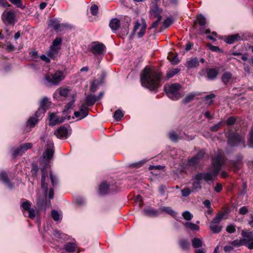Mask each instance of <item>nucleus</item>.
<instances>
[{"mask_svg":"<svg viewBox=\"0 0 253 253\" xmlns=\"http://www.w3.org/2000/svg\"><path fill=\"white\" fill-rule=\"evenodd\" d=\"M224 161L223 152L221 150H218L216 156L212 159V172H199L194 176V180L192 183V192H196L201 189V181L202 179L206 181H213L217 177Z\"/></svg>","mask_w":253,"mask_h":253,"instance_id":"obj_1","label":"nucleus"},{"mask_svg":"<svg viewBox=\"0 0 253 253\" xmlns=\"http://www.w3.org/2000/svg\"><path fill=\"white\" fill-rule=\"evenodd\" d=\"M162 79V73L159 70L145 67L141 75V85L151 91H157L161 86L160 84Z\"/></svg>","mask_w":253,"mask_h":253,"instance_id":"obj_2","label":"nucleus"},{"mask_svg":"<svg viewBox=\"0 0 253 253\" xmlns=\"http://www.w3.org/2000/svg\"><path fill=\"white\" fill-rule=\"evenodd\" d=\"M61 44L62 39L59 37L56 38L46 52L47 56L51 59L56 60L59 56Z\"/></svg>","mask_w":253,"mask_h":253,"instance_id":"obj_3","label":"nucleus"},{"mask_svg":"<svg viewBox=\"0 0 253 253\" xmlns=\"http://www.w3.org/2000/svg\"><path fill=\"white\" fill-rule=\"evenodd\" d=\"M181 87V85L178 83L171 84L165 86V90L169 98L177 100L181 97V94L179 91Z\"/></svg>","mask_w":253,"mask_h":253,"instance_id":"obj_4","label":"nucleus"},{"mask_svg":"<svg viewBox=\"0 0 253 253\" xmlns=\"http://www.w3.org/2000/svg\"><path fill=\"white\" fill-rule=\"evenodd\" d=\"M228 144L231 146H241L245 147V136L238 133L231 132L227 136Z\"/></svg>","mask_w":253,"mask_h":253,"instance_id":"obj_5","label":"nucleus"},{"mask_svg":"<svg viewBox=\"0 0 253 253\" xmlns=\"http://www.w3.org/2000/svg\"><path fill=\"white\" fill-rule=\"evenodd\" d=\"M227 214L226 211L219 212L216 215L211 222L209 227L212 233H218L221 231L222 226L219 225V224Z\"/></svg>","mask_w":253,"mask_h":253,"instance_id":"obj_6","label":"nucleus"},{"mask_svg":"<svg viewBox=\"0 0 253 253\" xmlns=\"http://www.w3.org/2000/svg\"><path fill=\"white\" fill-rule=\"evenodd\" d=\"M46 80L52 84L57 85L65 78L63 73L56 71L54 74L48 73L45 76Z\"/></svg>","mask_w":253,"mask_h":253,"instance_id":"obj_7","label":"nucleus"},{"mask_svg":"<svg viewBox=\"0 0 253 253\" xmlns=\"http://www.w3.org/2000/svg\"><path fill=\"white\" fill-rule=\"evenodd\" d=\"M31 203L25 200L21 204V208L22 212L25 216H27L31 219H34L36 216V211L34 209L31 208Z\"/></svg>","mask_w":253,"mask_h":253,"instance_id":"obj_8","label":"nucleus"},{"mask_svg":"<svg viewBox=\"0 0 253 253\" xmlns=\"http://www.w3.org/2000/svg\"><path fill=\"white\" fill-rule=\"evenodd\" d=\"M242 236L243 237L244 246L250 250L253 249V233L252 232L242 231Z\"/></svg>","mask_w":253,"mask_h":253,"instance_id":"obj_9","label":"nucleus"},{"mask_svg":"<svg viewBox=\"0 0 253 253\" xmlns=\"http://www.w3.org/2000/svg\"><path fill=\"white\" fill-rule=\"evenodd\" d=\"M54 153L53 142L52 140L48 139L47 141L46 148L43 154V159L46 160H50L52 159Z\"/></svg>","mask_w":253,"mask_h":253,"instance_id":"obj_10","label":"nucleus"},{"mask_svg":"<svg viewBox=\"0 0 253 253\" xmlns=\"http://www.w3.org/2000/svg\"><path fill=\"white\" fill-rule=\"evenodd\" d=\"M15 14L11 10H5L1 15V19L5 24H11L14 23Z\"/></svg>","mask_w":253,"mask_h":253,"instance_id":"obj_11","label":"nucleus"},{"mask_svg":"<svg viewBox=\"0 0 253 253\" xmlns=\"http://www.w3.org/2000/svg\"><path fill=\"white\" fill-rule=\"evenodd\" d=\"M32 144L31 143H24L20 146L18 148H14L12 149V155L13 156L16 157L18 155H22L27 150L31 148Z\"/></svg>","mask_w":253,"mask_h":253,"instance_id":"obj_12","label":"nucleus"},{"mask_svg":"<svg viewBox=\"0 0 253 253\" xmlns=\"http://www.w3.org/2000/svg\"><path fill=\"white\" fill-rule=\"evenodd\" d=\"M236 80V77L233 76L232 74L229 72L226 71L224 72L221 76V81L225 85H231Z\"/></svg>","mask_w":253,"mask_h":253,"instance_id":"obj_13","label":"nucleus"},{"mask_svg":"<svg viewBox=\"0 0 253 253\" xmlns=\"http://www.w3.org/2000/svg\"><path fill=\"white\" fill-rule=\"evenodd\" d=\"M94 43V45L91 47L90 51L95 56L103 54L106 48L105 45L99 42H95Z\"/></svg>","mask_w":253,"mask_h":253,"instance_id":"obj_14","label":"nucleus"},{"mask_svg":"<svg viewBox=\"0 0 253 253\" xmlns=\"http://www.w3.org/2000/svg\"><path fill=\"white\" fill-rule=\"evenodd\" d=\"M139 29H140V30L137 33L138 37L141 38L145 35L146 29V24L145 21H143L142 24H140L138 22H136L133 28V33L136 32Z\"/></svg>","mask_w":253,"mask_h":253,"instance_id":"obj_15","label":"nucleus"},{"mask_svg":"<svg viewBox=\"0 0 253 253\" xmlns=\"http://www.w3.org/2000/svg\"><path fill=\"white\" fill-rule=\"evenodd\" d=\"M197 21L199 25L202 27L200 29L201 34H209L210 33V30L209 29L205 30V28H203L206 24V20L205 17L202 14L197 15Z\"/></svg>","mask_w":253,"mask_h":253,"instance_id":"obj_16","label":"nucleus"},{"mask_svg":"<svg viewBox=\"0 0 253 253\" xmlns=\"http://www.w3.org/2000/svg\"><path fill=\"white\" fill-rule=\"evenodd\" d=\"M64 121V118L63 117H60L54 113L49 114V126H54L57 124H61L63 123Z\"/></svg>","mask_w":253,"mask_h":253,"instance_id":"obj_17","label":"nucleus"},{"mask_svg":"<svg viewBox=\"0 0 253 253\" xmlns=\"http://www.w3.org/2000/svg\"><path fill=\"white\" fill-rule=\"evenodd\" d=\"M54 135L58 138H67L68 136V130L64 126H60L54 132Z\"/></svg>","mask_w":253,"mask_h":253,"instance_id":"obj_18","label":"nucleus"},{"mask_svg":"<svg viewBox=\"0 0 253 253\" xmlns=\"http://www.w3.org/2000/svg\"><path fill=\"white\" fill-rule=\"evenodd\" d=\"M88 113V108L84 105H83L79 111H75L74 112V115L76 118H80V120H81L87 116Z\"/></svg>","mask_w":253,"mask_h":253,"instance_id":"obj_19","label":"nucleus"},{"mask_svg":"<svg viewBox=\"0 0 253 253\" xmlns=\"http://www.w3.org/2000/svg\"><path fill=\"white\" fill-rule=\"evenodd\" d=\"M0 180L9 188H12L14 184L10 182L7 174L5 171H0Z\"/></svg>","mask_w":253,"mask_h":253,"instance_id":"obj_20","label":"nucleus"},{"mask_svg":"<svg viewBox=\"0 0 253 253\" xmlns=\"http://www.w3.org/2000/svg\"><path fill=\"white\" fill-rule=\"evenodd\" d=\"M218 69L216 68H207L206 70V77L209 80L215 79L218 74Z\"/></svg>","mask_w":253,"mask_h":253,"instance_id":"obj_21","label":"nucleus"},{"mask_svg":"<svg viewBox=\"0 0 253 253\" xmlns=\"http://www.w3.org/2000/svg\"><path fill=\"white\" fill-rule=\"evenodd\" d=\"M69 89L68 88L60 87L57 89L54 94V97L59 99L60 97H67L69 92Z\"/></svg>","mask_w":253,"mask_h":253,"instance_id":"obj_22","label":"nucleus"},{"mask_svg":"<svg viewBox=\"0 0 253 253\" xmlns=\"http://www.w3.org/2000/svg\"><path fill=\"white\" fill-rule=\"evenodd\" d=\"M245 40L243 37H241L239 34H236L227 36L225 38V42L228 44H232L236 41Z\"/></svg>","mask_w":253,"mask_h":253,"instance_id":"obj_23","label":"nucleus"},{"mask_svg":"<svg viewBox=\"0 0 253 253\" xmlns=\"http://www.w3.org/2000/svg\"><path fill=\"white\" fill-rule=\"evenodd\" d=\"M161 13L162 9L157 5H154L150 11L151 16L153 18H162Z\"/></svg>","mask_w":253,"mask_h":253,"instance_id":"obj_24","label":"nucleus"},{"mask_svg":"<svg viewBox=\"0 0 253 253\" xmlns=\"http://www.w3.org/2000/svg\"><path fill=\"white\" fill-rule=\"evenodd\" d=\"M109 192V185L106 182L102 183L99 187L98 193L100 195H106Z\"/></svg>","mask_w":253,"mask_h":253,"instance_id":"obj_25","label":"nucleus"},{"mask_svg":"<svg viewBox=\"0 0 253 253\" xmlns=\"http://www.w3.org/2000/svg\"><path fill=\"white\" fill-rule=\"evenodd\" d=\"M42 171V178H41V184L42 188L44 190L45 192H47V183L45 182V178L47 173V170L44 168H42L41 169Z\"/></svg>","mask_w":253,"mask_h":253,"instance_id":"obj_26","label":"nucleus"},{"mask_svg":"<svg viewBox=\"0 0 253 253\" xmlns=\"http://www.w3.org/2000/svg\"><path fill=\"white\" fill-rule=\"evenodd\" d=\"M185 65L188 69L196 68L199 65V61L197 57L192 58L186 62Z\"/></svg>","mask_w":253,"mask_h":253,"instance_id":"obj_27","label":"nucleus"},{"mask_svg":"<svg viewBox=\"0 0 253 253\" xmlns=\"http://www.w3.org/2000/svg\"><path fill=\"white\" fill-rule=\"evenodd\" d=\"M109 27L113 31H117L120 27V21L117 18H114L110 20Z\"/></svg>","mask_w":253,"mask_h":253,"instance_id":"obj_28","label":"nucleus"},{"mask_svg":"<svg viewBox=\"0 0 253 253\" xmlns=\"http://www.w3.org/2000/svg\"><path fill=\"white\" fill-rule=\"evenodd\" d=\"M180 70L178 68H171L169 69L166 73V76L165 77V80H169L173 77H174L175 75L177 74Z\"/></svg>","mask_w":253,"mask_h":253,"instance_id":"obj_29","label":"nucleus"},{"mask_svg":"<svg viewBox=\"0 0 253 253\" xmlns=\"http://www.w3.org/2000/svg\"><path fill=\"white\" fill-rule=\"evenodd\" d=\"M97 100V96L92 94H90L85 98V102L89 106L93 105Z\"/></svg>","mask_w":253,"mask_h":253,"instance_id":"obj_30","label":"nucleus"},{"mask_svg":"<svg viewBox=\"0 0 253 253\" xmlns=\"http://www.w3.org/2000/svg\"><path fill=\"white\" fill-rule=\"evenodd\" d=\"M77 247L75 243H67L64 246V249L67 252H74L76 251Z\"/></svg>","mask_w":253,"mask_h":253,"instance_id":"obj_31","label":"nucleus"},{"mask_svg":"<svg viewBox=\"0 0 253 253\" xmlns=\"http://www.w3.org/2000/svg\"><path fill=\"white\" fill-rule=\"evenodd\" d=\"M179 245L183 250H188L190 247V244L188 239H181L179 241Z\"/></svg>","mask_w":253,"mask_h":253,"instance_id":"obj_32","label":"nucleus"},{"mask_svg":"<svg viewBox=\"0 0 253 253\" xmlns=\"http://www.w3.org/2000/svg\"><path fill=\"white\" fill-rule=\"evenodd\" d=\"M168 59L173 65L177 64L179 62V61L177 58V55L171 52L169 53L168 55Z\"/></svg>","mask_w":253,"mask_h":253,"instance_id":"obj_33","label":"nucleus"},{"mask_svg":"<svg viewBox=\"0 0 253 253\" xmlns=\"http://www.w3.org/2000/svg\"><path fill=\"white\" fill-rule=\"evenodd\" d=\"M51 105V102L49 99L47 97H44L41 102L40 108L44 109L45 111H46Z\"/></svg>","mask_w":253,"mask_h":253,"instance_id":"obj_34","label":"nucleus"},{"mask_svg":"<svg viewBox=\"0 0 253 253\" xmlns=\"http://www.w3.org/2000/svg\"><path fill=\"white\" fill-rule=\"evenodd\" d=\"M48 25L53 27L55 30H58L60 26L59 21L56 19L50 20L49 21Z\"/></svg>","mask_w":253,"mask_h":253,"instance_id":"obj_35","label":"nucleus"},{"mask_svg":"<svg viewBox=\"0 0 253 253\" xmlns=\"http://www.w3.org/2000/svg\"><path fill=\"white\" fill-rule=\"evenodd\" d=\"M192 244L193 248H198L202 247L203 246V242L202 241L197 238H194L192 240Z\"/></svg>","mask_w":253,"mask_h":253,"instance_id":"obj_36","label":"nucleus"},{"mask_svg":"<svg viewBox=\"0 0 253 253\" xmlns=\"http://www.w3.org/2000/svg\"><path fill=\"white\" fill-rule=\"evenodd\" d=\"M144 212L146 215L150 216H156L158 215L157 211L152 208L144 209Z\"/></svg>","mask_w":253,"mask_h":253,"instance_id":"obj_37","label":"nucleus"},{"mask_svg":"<svg viewBox=\"0 0 253 253\" xmlns=\"http://www.w3.org/2000/svg\"><path fill=\"white\" fill-rule=\"evenodd\" d=\"M163 211L169 214L173 217H175L177 215V212L173 211L171 208L169 207H165L162 209Z\"/></svg>","mask_w":253,"mask_h":253,"instance_id":"obj_38","label":"nucleus"},{"mask_svg":"<svg viewBox=\"0 0 253 253\" xmlns=\"http://www.w3.org/2000/svg\"><path fill=\"white\" fill-rule=\"evenodd\" d=\"M39 120L40 119L37 118L35 116L31 117L28 121V125L30 127H34Z\"/></svg>","mask_w":253,"mask_h":253,"instance_id":"obj_39","label":"nucleus"},{"mask_svg":"<svg viewBox=\"0 0 253 253\" xmlns=\"http://www.w3.org/2000/svg\"><path fill=\"white\" fill-rule=\"evenodd\" d=\"M184 226L187 228H189L192 230H199V226L197 225L196 224L191 223V222H186L184 224Z\"/></svg>","mask_w":253,"mask_h":253,"instance_id":"obj_40","label":"nucleus"},{"mask_svg":"<svg viewBox=\"0 0 253 253\" xmlns=\"http://www.w3.org/2000/svg\"><path fill=\"white\" fill-rule=\"evenodd\" d=\"M230 244L234 247H239L244 246L243 239H237L230 242Z\"/></svg>","mask_w":253,"mask_h":253,"instance_id":"obj_41","label":"nucleus"},{"mask_svg":"<svg viewBox=\"0 0 253 253\" xmlns=\"http://www.w3.org/2000/svg\"><path fill=\"white\" fill-rule=\"evenodd\" d=\"M46 204V202L44 200L40 199L37 201L36 206L39 210H41L43 208H45Z\"/></svg>","mask_w":253,"mask_h":253,"instance_id":"obj_42","label":"nucleus"},{"mask_svg":"<svg viewBox=\"0 0 253 253\" xmlns=\"http://www.w3.org/2000/svg\"><path fill=\"white\" fill-rule=\"evenodd\" d=\"M11 3L16 5L17 7L24 9L25 6L23 5L22 0H8Z\"/></svg>","mask_w":253,"mask_h":253,"instance_id":"obj_43","label":"nucleus"},{"mask_svg":"<svg viewBox=\"0 0 253 253\" xmlns=\"http://www.w3.org/2000/svg\"><path fill=\"white\" fill-rule=\"evenodd\" d=\"M169 137L173 142H177L179 139H181L174 131H171L169 133Z\"/></svg>","mask_w":253,"mask_h":253,"instance_id":"obj_44","label":"nucleus"},{"mask_svg":"<svg viewBox=\"0 0 253 253\" xmlns=\"http://www.w3.org/2000/svg\"><path fill=\"white\" fill-rule=\"evenodd\" d=\"M46 111L44 109L39 108L38 110L36 112L35 117L37 118L40 119V120L44 116Z\"/></svg>","mask_w":253,"mask_h":253,"instance_id":"obj_45","label":"nucleus"},{"mask_svg":"<svg viewBox=\"0 0 253 253\" xmlns=\"http://www.w3.org/2000/svg\"><path fill=\"white\" fill-rule=\"evenodd\" d=\"M248 145L249 147L253 148V128L251 129L249 134Z\"/></svg>","mask_w":253,"mask_h":253,"instance_id":"obj_46","label":"nucleus"},{"mask_svg":"<svg viewBox=\"0 0 253 253\" xmlns=\"http://www.w3.org/2000/svg\"><path fill=\"white\" fill-rule=\"evenodd\" d=\"M123 116L124 114H123L122 111L119 109L116 110L114 114V117L115 119L117 121H120Z\"/></svg>","mask_w":253,"mask_h":253,"instance_id":"obj_47","label":"nucleus"},{"mask_svg":"<svg viewBox=\"0 0 253 253\" xmlns=\"http://www.w3.org/2000/svg\"><path fill=\"white\" fill-rule=\"evenodd\" d=\"M223 124V121H220L218 122L217 124L214 125V126L211 127L210 129L212 131H217L219 129H220Z\"/></svg>","mask_w":253,"mask_h":253,"instance_id":"obj_48","label":"nucleus"},{"mask_svg":"<svg viewBox=\"0 0 253 253\" xmlns=\"http://www.w3.org/2000/svg\"><path fill=\"white\" fill-rule=\"evenodd\" d=\"M182 196L183 197H188L192 192V190H190L188 187H185L181 190V191Z\"/></svg>","mask_w":253,"mask_h":253,"instance_id":"obj_49","label":"nucleus"},{"mask_svg":"<svg viewBox=\"0 0 253 253\" xmlns=\"http://www.w3.org/2000/svg\"><path fill=\"white\" fill-rule=\"evenodd\" d=\"M182 215L183 217L186 220H190L193 218V215L189 211H184Z\"/></svg>","mask_w":253,"mask_h":253,"instance_id":"obj_50","label":"nucleus"},{"mask_svg":"<svg viewBox=\"0 0 253 253\" xmlns=\"http://www.w3.org/2000/svg\"><path fill=\"white\" fill-rule=\"evenodd\" d=\"M236 121V117L234 116H231L229 118H228V119L226 121V123L228 126H230L234 124Z\"/></svg>","mask_w":253,"mask_h":253,"instance_id":"obj_51","label":"nucleus"},{"mask_svg":"<svg viewBox=\"0 0 253 253\" xmlns=\"http://www.w3.org/2000/svg\"><path fill=\"white\" fill-rule=\"evenodd\" d=\"M195 97V94L194 93H190L189 95L187 96L184 99L183 101L185 104L188 103L192 101L194 98Z\"/></svg>","mask_w":253,"mask_h":253,"instance_id":"obj_52","label":"nucleus"},{"mask_svg":"<svg viewBox=\"0 0 253 253\" xmlns=\"http://www.w3.org/2000/svg\"><path fill=\"white\" fill-rule=\"evenodd\" d=\"M215 97V95L214 94H213V93L210 94L206 96L205 100L207 101H208L209 100H210V101L207 102V103L209 105H211L213 103V101L212 100V99L213 98H214Z\"/></svg>","mask_w":253,"mask_h":253,"instance_id":"obj_53","label":"nucleus"},{"mask_svg":"<svg viewBox=\"0 0 253 253\" xmlns=\"http://www.w3.org/2000/svg\"><path fill=\"white\" fill-rule=\"evenodd\" d=\"M226 231L229 233H233L236 231V226L234 224H230L226 227Z\"/></svg>","mask_w":253,"mask_h":253,"instance_id":"obj_54","label":"nucleus"},{"mask_svg":"<svg viewBox=\"0 0 253 253\" xmlns=\"http://www.w3.org/2000/svg\"><path fill=\"white\" fill-rule=\"evenodd\" d=\"M98 11V7L97 5L94 4L90 7V12L93 15H96Z\"/></svg>","mask_w":253,"mask_h":253,"instance_id":"obj_55","label":"nucleus"},{"mask_svg":"<svg viewBox=\"0 0 253 253\" xmlns=\"http://www.w3.org/2000/svg\"><path fill=\"white\" fill-rule=\"evenodd\" d=\"M51 216L55 221H58L59 219V214L58 212L54 210L51 211Z\"/></svg>","mask_w":253,"mask_h":253,"instance_id":"obj_56","label":"nucleus"},{"mask_svg":"<svg viewBox=\"0 0 253 253\" xmlns=\"http://www.w3.org/2000/svg\"><path fill=\"white\" fill-rule=\"evenodd\" d=\"M5 48L8 52L13 51L15 50L14 46L10 42H8L5 45Z\"/></svg>","mask_w":253,"mask_h":253,"instance_id":"obj_57","label":"nucleus"},{"mask_svg":"<svg viewBox=\"0 0 253 253\" xmlns=\"http://www.w3.org/2000/svg\"><path fill=\"white\" fill-rule=\"evenodd\" d=\"M206 154V151L204 149H201L199 151V152L195 155L197 158H198L199 160H201L203 157H204Z\"/></svg>","mask_w":253,"mask_h":253,"instance_id":"obj_58","label":"nucleus"},{"mask_svg":"<svg viewBox=\"0 0 253 253\" xmlns=\"http://www.w3.org/2000/svg\"><path fill=\"white\" fill-rule=\"evenodd\" d=\"M196 158L193 157L191 159L189 160L188 162L189 165L190 166L194 167V166H195L197 165H198V161H196Z\"/></svg>","mask_w":253,"mask_h":253,"instance_id":"obj_59","label":"nucleus"},{"mask_svg":"<svg viewBox=\"0 0 253 253\" xmlns=\"http://www.w3.org/2000/svg\"><path fill=\"white\" fill-rule=\"evenodd\" d=\"M172 20L169 18H167L163 22V26L165 28L169 27L172 24Z\"/></svg>","mask_w":253,"mask_h":253,"instance_id":"obj_60","label":"nucleus"},{"mask_svg":"<svg viewBox=\"0 0 253 253\" xmlns=\"http://www.w3.org/2000/svg\"><path fill=\"white\" fill-rule=\"evenodd\" d=\"M249 211L247 207L244 206L240 208L239 210V213L242 215H245Z\"/></svg>","mask_w":253,"mask_h":253,"instance_id":"obj_61","label":"nucleus"},{"mask_svg":"<svg viewBox=\"0 0 253 253\" xmlns=\"http://www.w3.org/2000/svg\"><path fill=\"white\" fill-rule=\"evenodd\" d=\"M208 46L212 51L218 52L220 51V49L218 46L212 45L211 44H209Z\"/></svg>","mask_w":253,"mask_h":253,"instance_id":"obj_62","label":"nucleus"},{"mask_svg":"<svg viewBox=\"0 0 253 253\" xmlns=\"http://www.w3.org/2000/svg\"><path fill=\"white\" fill-rule=\"evenodd\" d=\"M161 19L162 18H157V20L152 23L150 28L152 29L157 28L160 21L161 20Z\"/></svg>","mask_w":253,"mask_h":253,"instance_id":"obj_63","label":"nucleus"},{"mask_svg":"<svg viewBox=\"0 0 253 253\" xmlns=\"http://www.w3.org/2000/svg\"><path fill=\"white\" fill-rule=\"evenodd\" d=\"M222 189V185L220 183H217L214 187V190L216 192H220Z\"/></svg>","mask_w":253,"mask_h":253,"instance_id":"obj_64","label":"nucleus"}]
</instances>
